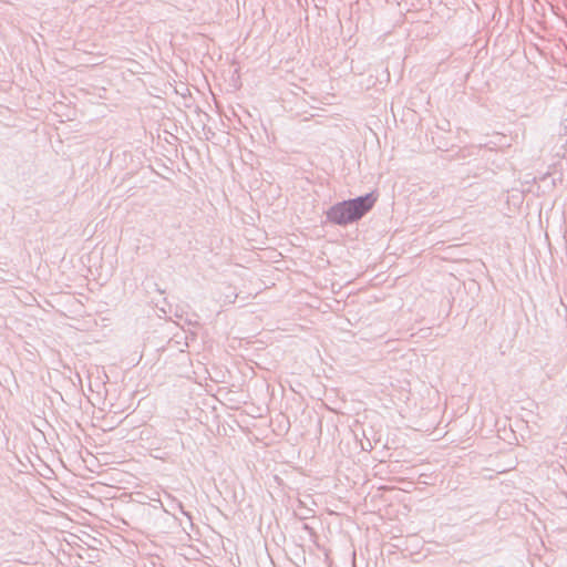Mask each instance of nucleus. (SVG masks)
<instances>
[{
    "label": "nucleus",
    "instance_id": "obj_1",
    "mask_svg": "<svg viewBox=\"0 0 567 567\" xmlns=\"http://www.w3.org/2000/svg\"><path fill=\"white\" fill-rule=\"evenodd\" d=\"M377 198L373 195H367L352 200H346L334 205L328 212V218L336 224H348L361 218L369 212Z\"/></svg>",
    "mask_w": 567,
    "mask_h": 567
}]
</instances>
